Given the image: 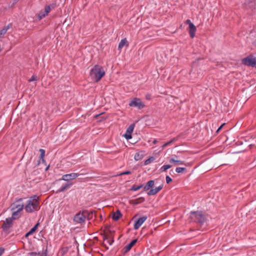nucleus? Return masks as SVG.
Listing matches in <instances>:
<instances>
[{
	"mask_svg": "<svg viewBox=\"0 0 256 256\" xmlns=\"http://www.w3.org/2000/svg\"><path fill=\"white\" fill-rule=\"evenodd\" d=\"M105 72L102 66L95 65L90 70V76L95 82H98L105 75Z\"/></svg>",
	"mask_w": 256,
	"mask_h": 256,
	"instance_id": "nucleus-1",
	"label": "nucleus"
},
{
	"mask_svg": "<svg viewBox=\"0 0 256 256\" xmlns=\"http://www.w3.org/2000/svg\"><path fill=\"white\" fill-rule=\"evenodd\" d=\"M190 219L192 222L202 226L206 220V216L202 210L192 211L190 213Z\"/></svg>",
	"mask_w": 256,
	"mask_h": 256,
	"instance_id": "nucleus-2",
	"label": "nucleus"
},
{
	"mask_svg": "<svg viewBox=\"0 0 256 256\" xmlns=\"http://www.w3.org/2000/svg\"><path fill=\"white\" fill-rule=\"evenodd\" d=\"M40 201L32 202L28 200L27 204L24 207L26 212L32 213L35 211H38L40 208Z\"/></svg>",
	"mask_w": 256,
	"mask_h": 256,
	"instance_id": "nucleus-3",
	"label": "nucleus"
},
{
	"mask_svg": "<svg viewBox=\"0 0 256 256\" xmlns=\"http://www.w3.org/2000/svg\"><path fill=\"white\" fill-rule=\"evenodd\" d=\"M242 62L245 66L256 68V58L252 55L248 56L242 58Z\"/></svg>",
	"mask_w": 256,
	"mask_h": 256,
	"instance_id": "nucleus-4",
	"label": "nucleus"
},
{
	"mask_svg": "<svg viewBox=\"0 0 256 256\" xmlns=\"http://www.w3.org/2000/svg\"><path fill=\"white\" fill-rule=\"evenodd\" d=\"M86 210H80L78 212L74 217V221L76 223L82 224L84 223L86 217Z\"/></svg>",
	"mask_w": 256,
	"mask_h": 256,
	"instance_id": "nucleus-5",
	"label": "nucleus"
},
{
	"mask_svg": "<svg viewBox=\"0 0 256 256\" xmlns=\"http://www.w3.org/2000/svg\"><path fill=\"white\" fill-rule=\"evenodd\" d=\"M12 220L10 218H6V220L2 226V230L6 234H9L10 233V229L13 226Z\"/></svg>",
	"mask_w": 256,
	"mask_h": 256,
	"instance_id": "nucleus-6",
	"label": "nucleus"
},
{
	"mask_svg": "<svg viewBox=\"0 0 256 256\" xmlns=\"http://www.w3.org/2000/svg\"><path fill=\"white\" fill-rule=\"evenodd\" d=\"M129 106L132 107L138 108L142 110L145 107V104L142 101L141 99L137 98H134L130 102Z\"/></svg>",
	"mask_w": 256,
	"mask_h": 256,
	"instance_id": "nucleus-7",
	"label": "nucleus"
},
{
	"mask_svg": "<svg viewBox=\"0 0 256 256\" xmlns=\"http://www.w3.org/2000/svg\"><path fill=\"white\" fill-rule=\"evenodd\" d=\"M80 174L78 173H71L70 174H66L62 176V178H60L58 180H64L68 182H70V180L75 179Z\"/></svg>",
	"mask_w": 256,
	"mask_h": 256,
	"instance_id": "nucleus-8",
	"label": "nucleus"
},
{
	"mask_svg": "<svg viewBox=\"0 0 256 256\" xmlns=\"http://www.w3.org/2000/svg\"><path fill=\"white\" fill-rule=\"evenodd\" d=\"M242 7L245 9H255L256 8L255 0H246L242 4Z\"/></svg>",
	"mask_w": 256,
	"mask_h": 256,
	"instance_id": "nucleus-9",
	"label": "nucleus"
},
{
	"mask_svg": "<svg viewBox=\"0 0 256 256\" xmlns=\"http://www.w3.org/2000/svg\"><path fill=\"white\" fill-rule=\"evenodd\" d=\"M135 124H131L128 128L126 129V133L123 135L124 137L127 140H130L132 138V133L134 131Z\"/></svg>",
	"mask_w": 256,
	"mask_h": 256,
	"instance_id": "nucleus-10",
	"label": "nucleus"
},
{
	"mask_svg": "<svg viewBox=\"0 0 256 256\" xmlns=\"http://www.w3.org/2000/svg\"><path fill=\"white\" fill-rule=\"evenodd\" d=\"M138 242L137 238L132 240L129 244L126 245L124 248L122 250V253L123 254H125L128 252H129L131 248L136 244Z\"/></svg>",
	"mask_w": 256,
	"mask_h": 256,
	"instance_id": "nucleus-11",
	"label": "nucleus"
},
{
	"mask_svg": "<svg viewBox=\"0 0 256 256\" xmlns=\"http://www.w3.org/2000/svg\"><path fill=\"white\" fill-rule=\"evenodd\" d=\"M147 218V216H144L137 219L134 222V228L136 230L138 229L142 224L146 220Z\"/></svg>",
	"mask_w": 256,
	"mask_h": 256,
	"instance_id": "nucleus-12",
	"label": "nucleus"
},
{
	"mask_svg": "<svg viewBox=\"0 0 256 256\" xmlns=\"http://www.w3.org/2000/svg\"><path fill=\"white\" fill-rule=\"evenodd\" d=\"M73 184L72 182H68L62 184V187L56 191V194H58L62 192H65L70 188Z\"/></svg>",
	"mask_w": 256,
	"mask_h": 256,
	"instance_id": "nucleus-13",
	"label": "nucleus"
},
{
	"mask_svg": "<svg viewBox=\"0 0 256 256\" xmlns=\"http://www.w3.org/2000/svg\"><path fill=\"white\" fill-rule=\"evenodd\" d=\"M86 217L88 220H91L94 218H96V211L93 210L90 212H88V210H86Z\"/></svg>",
	"mask_w": 256,
	"mask_h": 256,
	"instance_id": "nucleus-14",
	"label": "nucleus"
},
{
	"mask_svg": "<svg viewBox=\"0 0 256 256\" xmlns=\"http://www.w3.org/2000/svg\"><path fill=\"white\" fill-rule=\"evenodd\" d=\"M154 186V180H150L148 181L146 185H144L143 191L146 192L153 188Z\"/></svg>",
	"mask_w": 256,
	"mask_h": 256,
	"instance_id": "nucleus-15",
	"label": "nucleus"
},
{
	"mask_svg": "<svg viewBox=\"0 0 256 256\" xmlns=\"http://www.w3.org/2000/svg\"><path fill=\"white\" fill-rule=\"evenodd\" d=\"M196 30V28L194 24L188 26V32L191 38H194L195 36Z\"/></svg>",
	"mask_w": 256,
	"mask_h": 256,
	"instance_id": "nucleus-16",
	"label": "nucleus"
},
{
	"mask_svg": "<svg viewBox=\"0 0 256 256\" xmlns=\"http://www.w3.org/2000/svg\"><path fill=\"white\" fill-rule=\"evenodd\" d=\"M145 201V198L144 197H140L133 200H130L129 203L130 204L136 206L139 204H141Z\"/></svg>",
	"mask_w": 256,
	"mask_h": 256,
	"instance_id": "nucleus-17",
	"label": "nucleus"
},
{
	"mask_svg": "<svg viewBox=\"0 0 256 256\" xmlns=\"http://www.w3.org/2000/svg\"><path fill=\"white\" fill-rule=\"evenodd\" d=\"M122 216V214L120 211L119 210H118L116 212L113 213L112 215V218L114 221H118Z\"/></svg>",
	"mask_w": 256,
	"mask_h": 256,
	"instance_id": "nucleus-18",
	"label": "nucleus"
},
{
	"mask_svg": "<svg viewBox=\"0 0 256 256\" xmlns=\"http://www.w3.org/2000/svg\"><path fill=\"white\" fill-rule=\"evenodd\" d=\"M10 206L12 207V210H14L16 208H18L17 210H19V209L20 208V210H21L22 211L24 208V206L22 204H16L14 203H13L11 204Z\"/></svg>",
	"mask_w": 256,
	"mask_h": 256,
	"instance_id": "nucleus-19",
	"label": "nucleus"
},
{
	"mask_svg": "<svg viewBox=\"0 0 256 256\" xmlns=\"http://www.w3.org/2000/svg\"><path fill=\"white\" fill-rule=\"evenodd\" d=\"M103 239L104 240H108V242L110 245H112L114 242V236H107L104 234Z\"/></svg>",
	"mask_w": 256,
	"mask_h": 256,
	"instance_id": "nucleus-20",
	"label": "nucleus"
},
{
	"mask_svg": "<svg viewBox=\"0 0 256 256\" xmlns=\"http://www.w3.org/2000/svg\"><path fill=\"white\" fill-rule=\"evenodd\" d=\"M20 212L21 210H20V208L19 209V210H17L15 212H14L12 213V216L11 218H12V220H13L19 218V217L20 216Z\"/></svg>",
	"mask_w": 256,
	"mask_h": 256,
	"instance_id": "nucleus-21",
	"label": "nucleus"
},
{
	"mask_svg": "<svg viewBox=\"0 0 256 256\" xmlns=\"http://www.w3.org/2000/svg\"><path fill=\"white\" fill-rule=\"evenodd\" d=\"M124 45L128 46V42L126 38L121 40L118 44V49L120 50Z\"/></svg>",
	"mask_w": 256,
	"mask_h": 256,
	"instance_id": "nucleus-22",
	"label": "nucleus"
},
{
	"mask_svg": "<svg viewBox=\"0 0 256 256\" xmlns=\"http://www.w3.org/2000/svg\"><path fill=\"white\" fill-rule=\"evenodd\" d=\"M104 113H101L100 114H96L94 116V118L96 119H98V122H101L108 118V116H101Z\"/></svg>",
	"mask_w": 256,
	"mask_h": 256,
	"instance_id": "nucleus-23",
	"label": "nucleus"
},
{
	"mask_svg": "<svg viewBox=\"0 0 256 256\" xmlns=\"http://www.w3.org/2000/svg\"><path fill=\"white\" fill-rule=\"evenodd\" d=\"M144 184H141L140 185H136L134 184L131 188L130 189V190L131 191H136L140 190L141 188H144Z\"/></svg>",
	"mask_w": 256,
	"mask_h": 256,
	"instance_id": "nucleus-24",
	"label": "nucleus"
},
{
	"mask_svg": "<svg viewBox=\"0 0 256 256\" xmlns=\"http://www.w3.org/2000/svg\"><path fill=\"white\" fill-rule=\"evenodd\" d=\"M39 151L40 152V155L39 156V160L36 166H38L40 164V159H43V158H44L45 156L46 152L44 150L40 148Z\"/></svg>",
	"mask_w": 256,
	"mask_h": 256,
	"instance_id": "nucleus-25",
	"label": "nucleus"
},
{
	"mask_svg": "<svg viewBox=\"0 0 256 256\" xmlns=\"http://www.w3.org/2000/svg\"><path fill=\"white\" fill-rule=\"evenodd\" d=\"M159 191L157 190L156 188L150 189L148 192L147 194L148 196H153L156 194L158 193Z\"/></svg>",
	"mask_w": 256,
	"mask_h": 256,
	"instance_id": "nucleus-26",
	"label": "nucleus"
},
{
	"mask_svg": "<svg viewBox=\"0 0 256 256\" xmlns=\"http://www.w3.org/2000/svg\"><path fill=\"white\" fill-rule=\"evenodd\" d=\"M68 251V248L67 246L62 248L60 250V252L62 256L66 254Z\"/></svg>",
	"mask_w": 256,
	"mask_h": 256,
	"instance_id": "nucleus-27",
	"label": "nucleus"
},
{
	"mask_svg": "<svg viewBox=\"0 0 256 256\" xmlns=\"http://www.w3.org/2000/svg\"><path fill=\"white\" fill-rule=\"evenodd\" d=\"M172 166L170 164L164 165L163 166H162L160 168V172H164V171H166L167 170L170 168Z\"/></svg>",
	"mask_w": 256,
	"mask_h": 256,
	"instance_id": "nucleus-28",
	"label": "nucleus"
},
{
	"mask_svg": "<svg viewBox=\"0 0 256 256\" xmlns=\"http://www.w3.org/2000/svg\"><path fill=\"white\" fill-rule=\"evenodd\" d=\"M46 16V15L43 12H40L39 14H36V20H40L42 18H44Z\"/></svg>",
	"mask_w": 256,
	"mask_h": 256,
	"instance_id": "nucleus-29",
	"label": "nucleus"
},
{
	"mask_svg": "<svg viewBox=\"0 0 256 256\" xmlns=\"http://www.w3.org/2000/svg\"><path fill=\"white\" fill-rule=\"evenodd\" d=\"M170 163H174L175 164H183L184 162L180 160H176L174 158H171L170 160Z\"/></svg>",
	"mask_w": 256,
	"mask_h": 256,
	"instance_id": "nucleus-30",
	"label": "nucleus"
},
{
	"mask_svg": "<svg viewBox=\"0 0 256 256\" xmlns=\"http://www.w3.org/2000/svg\"><path fill=\"white\" fill-rule=\"evenodd\" d=\"M155 160L154 157L150 156L148 158L146 159L144 162L145 165H147L152 162Z\"/></svg>",
	"mask_w": 256,
	"mask_h": 256,
	"instance_id": "nucleus-31",
	"label": "nucleus"
},
{
	"mask_svg": "<svg viewBox=\"0 0 256 256\" xmlns=\"http://www.w3.org/2000/svg\"><path fill=\"white\" fill-rule=\"evenodd\" d=\"M176 172L178 173H182L186 172V168L178 167L176 169Z\"/></svg>",
	"mask_w": 256,
	"mask_h": 256,
	"instance_id": "nucleus-32",
	"label": "nucleus"
},
{
	"mask_svg": "<svg viewBox=\"0 0 256 256\" xmlns=\"http://www.w3.org/2000/svg\"><path fill=\"white\" fill-rule=\"evenodd\" d=\"M28 200H32V202H37L40 201V198L37 195H33Z\"/></svg>",
	"mask_w": 256,
	"mask_h": 256,
	"instance_id": "nucleus-33",
	"label": "nucleus"
},
{
	"mask_svg": "<svg viewBox=\"0 0 256 256\" xmlns=\"http://www.w3.org/2000/svg\"><path fill=\"white\" fill-rule=\"evenodd\" d=\"M50 10H51L50 6H48V5H46L44 8V11L43 12L46 16H47L50 12Z\"/></svg>",
	"mask_w": 256,
	"mask_h": 256,
	"instance_id": "nucleus-34",
	"label": "nucleus"
},
{
	"mask_svg": "<svg viewBox=\"0 0 256 256\" xmlns=\"http://www.w3.org/2000/svg\"><path fill=\"white\" fill-rule=\"evenodd\" d=\"M142 158V155L139 153H136L134 155V158L136 160H138Z\"/></svg>",
	"mask_w": 256,
	"mask_h": 256,
	"instance_id": "nucleus-35",
	"label": "nucleus"
},
{
	"mask_svg": "<svg viewBox=\"0 0 256 256\" xmlns=\"http://www.w3.org/2000/svg\"><path fill=\"white\" fill-rule=\"evenodd\" d=\"M180 138V136H178L176 137H175V138H174L172 139L170 141L168 142H166V144H168V146L170 144L172 143L173 142H176V141L178 138Z\"/></svg>",
	"mask_w": 256,
	"mask_h": 256,
	"instance_id": "nucleus-36",
	"label": "nucleus"
},
{
	"mask_svg": "<svg viewBox=\"0 0 256 256\" xmlns=\"http://www.w3.org/2000/svg\"><path fill=\"white\" fill-rule=\"evenodd\" d=\"M7 31V28H2V30H0V38L2 37V36H4Z\"/></svg>",
	"mask_w": 256,
	"mask_h": 256,
	"instance_id": "nucleus-37",
	"label": "nucleus"
},
{
	"mask_svg": "<svg viewBox=\"0 0 256 256\" xmlns=\"http://www.w3.org/2000/svg\"><path fill=\"white\" fill-rule=\"evenodd\" d=\"M131 174L132 172L130 170H126L120 173L118 176L128 175L130 174Z\"/></svg>",
	"mask_w": 256,
	"mask_h": 256,
	"instance_id": "nucleus-38",
	"label": "nucleus"
},
{
	"mask_svg": "<svg viewBox=\"0 0 256 256\" xmlns=\"http://www.w3.org/2000/svg\"><path fill=\"white\" fill-rule=\"evenodd\" d=\"M166 182L168 184H169L172 181V178L168 176H166Z\"/></svg>",
	"mask_w": 256,
	"mask_h": 256,
	"instance_id": "nucleus-39",
	"label": "nucleus"
},
{
	"mask_svg": "<svg viewBox=\"0 0 256 256\" xmlns=\"http://www.w3.org/2000/svg\"><path fill=\"white\" fill-rule=\"evenodd\" d=\"M40 252H30L28 253V255L30 256H36L37 255H40Z\"/></svg>",
	"mask_w": 256,
	"mask_h": 256,
	"instance_id": "nucleus-40",
	"label": "nucleus"
},
{
	"mask_svg": "<svg viewBox=\"0 0 256 256\" xmlns=\"http://www.w3.org/2000/svg\"><path fill=\"white\" fill-rule=\"evenodd\" d=\"M37 80H38L37 76L36 75H33L31 77V78L28 80V82H31Z\"/></svg>",
	"mask_w": 256,
	"mask_h": 256,
	"instance_id": "nucleus-41",
	"label": "nucleus"
},
{
	"mask_svg": "<svg viewBox=\"0 0 256 256\" xmlns=\"http://www.w3.org/2000/svg\"><path fill=\"white\" fill-rule=\"evenodd\" d=\"M48 6H50V10L51 9H54L56 6V2H52V4L48 5Z\"/></svg>",
	"mask_w": 256,
	"mask_h": 256,
	"instance_id": "nucleus-42",
	"label": "nucleus"
},
{
	"mask_svg": "<svg viewBox=\"0 0 256 256\" xmlns=\"http://www.w3.org/2000/svg\"><path fill=\"white\" fill-rule=\"evenodd\" d=\"M37 230L34 226L28 231L32 234H34Z\"/></svg>",
	"mask_w": 256,
	"mask_h": 256,
	"instance_id": "nucleus-43",
	"label": "nucleus"
},
{
	"mask_svg": "<svg viewBox=\"0 0 256 256\" xmlns=\"http://www.w3.org/2000/svg\"><path fill=\"white\" fill-rule=\"evenodd\" d=\"M48 251H47V248L46 249L44 252L42 253V254H40V256H48Z\"/></svg>",
	"mask_w": 256,
	"mask_h": 256,
	"instance_id": "nucleus-44",
	"label": "nucleus"
},
{
	"mask_svg": "<svg viewBox=\"0 0 256 256\" xmlns=\"http://www.w3.org/2000/svg\"><path fill=\"white\" fill-rule=\"evenodd\" d=\"M152 98V95L150 94H148L146 96V98L148 100H150Z\"/></svg>",
	"mask_w": 256,
	"mask_h": 256,
	"instance_id": "nucleus-45",
	"label": "nucleus"
},
{
	"mask_svg": "<svg viewBox=\"0 0 256 256\" xmlns=\"http://www.w3.org/2000/svg\"><path fill=\"white\" fill-rule=\"evenodd\" d=\"M4 248L3 247L0 248V256H1L4 252Z\"/></svg>",
	"mask_w": 256,
	"mask_h": 256,
	"instance_id": "nucleus-46",
	"label": "nucleus"
},
{
	"mask_svg": "<svg viewBox=\"0 0 256 256\" xmlns=\"http://www.w3.org/2000/svg\"><path fill=\"white\" fill-rule=\"evenodd\" d=\"M224 124H225V123H224L222 124H221V126L218 128V129L217 130L216 132L217 133H218L221 130V129L222 128V127L224 126Z\"/></svg>",
	"mask_w": 256,
	"mask_h": 256,
	"instance_id": "nucleus-47",
	"label": "nucleus"
},
{
	"mask_svg": "<svg viewBox=\"0 0 256 256\" xmlns=\"http://www.w3.org/2000/svg\"><path fill=\"white\" fill-rule=\"evenodd\" d=\"M185 23H186V24H188V26H190V25H191V24H194L192 22H191V21H190V20H187L186 21Z\"/></svg>",
	"mask_w": 256,
	"mask_h": 256,
	"instance_id": "nucleus-48",
	"label": "nucleus"
},
{
	"mask_svg": "<svg viewBox=\"0 0 256 256\" xmlns=\"http://www.w3.org/2000/svg\"><path fill=\"white\" fill-rule=\"evenodd\" d=\"M18 0H14V2L12 3V4H11V6H10V7L12 8L14 6V4H16L18 2Z\"/></svg>",
	"mask_w": 256,
	"mask_h": 256,
	"instance_id": "nucleus-49",
	"label": "nucleus"
},
{
	"mask_svg": "<svg viewBox=\"0 0 256 256\" xmlns=\"http://www.w3.org/2000/svg\"><path fill=\"white\" fill-rule=\"evenodd\" d=\"M162 188H163V184H161V185H160V186H158V187L156 188L157 189V190H158V191H159V192H160L161 190H162Z\"/></svg>",
	"mask_w": 256,
	"mask_h": 256,
	"instance_id": "nucleus-50",
	"label": "nucleus"
},
{
	"mask_svg": "<svg viewBox=\"0 0 256 256\" xmlns=\"http://www.w3.org/2000/svg\"><path fill=\"white\" fill-rule=\"evenodd\" d=\"M32 235V234L29 232H26V234L24 235V238H28V236Z\"/></svg>",
	"mask_w": 256,
	"mask_h": 256,
	"instance_id": "nucleus-51",
	"label": "nucleus"
},
{
	"mask_svg": "<svg viewBox=\"0 0 256 256\" xmlns=\"http://www.w3.org/2000/svg\"><path fill=\"white\" fill-rule=\"evenodd\" d=\"M40 226V222H38L36 223V224L34 226V228H36V230L38 229V227Z\"/></svg>",
	"mask_w": 256,
	"mask_h": 256,
	"instance_id": "nucleus-52",
	"label": "nucleus"
},
{
	"mask_svg": "<svg viewBox=\"0 0 256 256\" xmlns=\"http://www.w3.org/2000/svg\"><path fill=\"white\" fill-rule=\"evenodd\" d=\"M40 226V222H38L36 223V224L34 226V228H36V230L38 229V227Z\"/></svg>",
	"mask_w": 256,
	"mask_h": 256,
	"instance_id": "nucleus-53",
	"label": "nucleus"
},
{
	"mask_svg": "<svg viewBox=\"0 0 256 256\" xmlns=\"http://www.w3.org/2000/svg\"><path fill=\"white\" fill-rule=\"evenodd\" d=\"M12 26V24H9L7 26H4V28H7V30Z\"/></svg>",
	"mask_w": 256,
	"mask_h": 256,
	"instance_id": "nucleus-54",
	"label": "nucleus"
},
{
	"mask_svg": "<svg viewBox=\"0 0 256 256\" xmlns=\"http://www.w3.org/2000/svg\"><path fill=\"white\" fill-rule=\"evenodd\" d=\"M108 232L110 234V236H112V234L114 232V230H110L108 229Z\"/></svg>",
	"mask_w": 256,
	"mask_h": 256,
	"instance_id": "nucleus-55",
	"label": "nucleus"
},
{
	"mask_svg": "<svg viewBox=\"0 0 256 256\" xmlns=\"http://www.w3.org/2000/svg\"><path fill=\"white\" fill-rule=\"evenodd\" d=\"M22 200V198H18V199H16V202H21Z\"/></svg>",
	"mask_w": 256,
	"mask_h": 256,
	"instance_id": "nucleus-56",
	"label": "nucleus"
},
{
	"mask_svg": "<svg viewBox=\"0 0 256 256\" xmlns=\"http://www.w3.org/2000/svg\"><path fill=\"white\" fill-rule=\"evenodd\" d=\"M40 160H42V163H45L46 162V160L44 159V158H43V159H40Z\"/></svg>",
	"mask_w": 256,
	"mask_h": 256,
	"instance_id": "nucleus-57",
	"label": "nucleus"
},
{
	"mask_svg": "<svg viewBox=\"0 0 256 256\" xmlns=\"http://www.w3.org/2000/svg\"><path fill=\"white\" fill-rule=\"evenodd\" d=\"M50 168V166H48L46 167V169H45V170L46 171L48 170Z\"/></svg>",
	"mask_w": 256,
	"mask_h": 256,
	"instance_id": "nucleus-58",
	"label": "nucleus"
},
{
	"mask_svg": "<svg viewBox=\"0 0 256 256\" xmlns=\"http://www.w3.org/2000/svg\"><path fill=\"white\" fill-rule=\"evenodd\" d=\"M110 227V226H106V228L108 230L109 229Z\"/></svg>",
	"mask_w": 256,
	"mask_h": 256,
	"instance_id": "nucleus-59",
	"label": "nucleus"
},
{
	"mask_svg": "<svg viewBox=\"0 0 256 256\" xmlns=\"http://www.w3.org/2000/svg\"><path fill=\"white\" fill-rule=\"evenodd\" d=\"M157 142V140H154V142H153V144H156V143Z\"/></svg>",
	"mask_w": 256,
	"mask_h": 256,
	"instance_id": "nucleus-60",
	"label": "nucleus"
},
{
	"mask_svg": "<svg viewBox=\"0 0 256 256\" xmlns=\"http://www.w3.org/2000/svg\"><path fill=\"white\" fill-rule=\"evenodd\" d=\"M104 246L107 250L108 248V246H106V244H103Z\"/></svg>",
	"mask_w": 256,
	"mask_h": 256,
	"instance_id": "nucleus-61",
	"label": "nucleus"
},
{
	"mask_svg": "<svg viewBox=\"0 0 256 256\" xmlns=\"http://www.w3.org/2000/svg\"><path fill=\"white\" fill-rule=\"evenodd\" d=\"M168 146V144H166H166H164L163 146H162V147H165L166 146Z\"/></svg>",
	"mask_w": 256,
	"mask_h": 256,
	"instance_id": "nucleus-62",
	"label": "nucleus"
},
{
	"mask_svg": "<svg viewBox=\"0 0 256 256\" xmlns=\"http://www.w3.org/2000/svg\"><path fill=\"white\" fill-rule=\"evenodd\" d=\"M100 220H102V214H100Z\"/></svg>",
	"mask_w": 256,
	"mask_h": 256,
	"instance_id": "nucleus-63",
	"label": "nucleus"
},
{
	"mask_svg": "<svg viewBox=\"0 0 256 256\" xmlns=\"http://www.w3.org/2000/svg\"><path fill=\"white\" fill-rule=\"evenodd\" d=\"M254 44L256 46V40L254 42Z\"/></svg>",
	"mask_w": 256,
	"mask_h": 256,
	"instance_id": "nucleus-64",
	"label": "nucleus"
}]
</instances>
